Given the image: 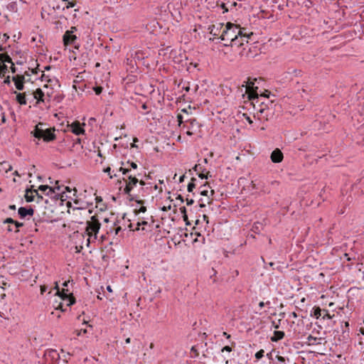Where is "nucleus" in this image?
I'll list each match as a JSON object with an SVG mask.
<instances>
[{
  "mask_svg": "<svg viewBox=\"0 0 364 364\" xmlns=\"http://www.w3.org/2000/svg\"><path fill=\"white\" fill-rule=\"evenodd\" d=\"M242 36V31L240 28L234 23H228L222 31L220 39L224 43L237 44V36Z\"/></svg>",
  "mask_w": 364,
  "mask_h": 364,
  "instance_id": "nucleus-1",
  "label": "nucleus"
},
{
  "mask_svg": "<svg viewBox=\"0 0 364 364\" xmlns=\"http://www.w3.org/2000/svg\"><path fill=\"white\" fill-rule=\"evenodd\" d=\"M55 129L46 128V124L43 123H38L33 131L31 132V134L38 139H42L46 142H49L55 139V134L53 133Z\"/></svg>",
  "mask_w": 364,
  "mask_h": 364,
  "instance_id": "nucleus-2",
  "label": "nucleus"
},
{
  "mask_svg": "<svg viewBox=\"0 0 364 364\" xmlns=\"http://www.w3.org/2000/svg\"><path fill=\"white\" fill-rule=\"evenodd\" d=\"M101 224L97 218V216H92L91 220L87 222L86 231L87 235L90 237H93L94 239H97V234L98 233Z\"/></svg>",
  "mask_w": 364,
  "mask_h": 364,
  "instance_id": "nucleus-3",
  "label": "nucleus"
},
{
  "mask_svg": "<svg viewBox=\"0 0 364 364\" xmlns=\"http://www.w3.org/2000/svg\"><path fill=\"white\" fill-rule=\"evenodd\" d=\"M200 124L195 118H190L186 120V124L183 125V128H186V134L192 136L195 134L200 129Z\"/></svg>",
  "mask_w": 364,
  "mask_h": 364,
  "instance_id": "nucleus-4",
  "label": "nucleus"
},
{
  "mask_svg": "<svg viewBox=\"0 0 364 364\" xmlns=\"http://www.w3.org/2000/svg\"><path fill=\"white\" fill-rule=\"evenodd\" d=\"M55 289H57V294L59 295L63 300H67L68 301V306H71L75 304V299L68 289L63 288L60 290L58 284L55 285Z\"/></svg>",
  "mask_w": 364,
  "mask_h": 364,
  "instance_id": "nucleus-5",
  "label": "nucleus"
},
{
  "mask_svg": "<svg viewBox=\"0 0 364 364\" xmlns=\"http://www.w3.org/2000/svg\"><path fill=\"white\" fill-rule=\"evenodd\" d=\"M272 114L269 109L266 107H261L256 113L254 114V117L261 122L267 121L269 117Z\"/></svg>",
  "mask_w": 364,
  "mask_h": 364,
  "instance_id": "nucleus-6",
  "label": "nucleus"
},
{
  "mask_svg": "<svg viewBox=\"0 0 364 364\" xmlns=\"http://www.w3.org/2000/svg\"><path fill=\"white\" fill-rule=\"evenodd\" d=\"M76 31L75 27H72L71 30L67 31L65 34L63 35V42L64 44L68 45H72L74 44L77 37L73 34L74 31Z\"/></svg>",
  "mask_w": 364,
  "mask_h": 364,
  "instance_id": "nucleus-7",
  "label": "nucleus"
},
{
  "mask_svg": "<svg viewBox=\"0 0 364 364\" xmlns=\"http://www.w3.org/2000/svg\"><path fill=\"white\" fill-rule=\"evenodd\" d=\"M33 97L36 100V105L47 102L46 94L41 88H38L33 92Z\"/></svg>",
  "mask_w": 364,
  "mask_h": 364,
  "instance_id": "nucleus-8",
  "label": "nucleus"
},
{
  "mask_svg": "<svg viewBox=\"0 0 364 364\" xmlns=\"http://www.w3.org/2000/svg\"><path fill=\"white\" fill-rule=\"evenodd\" d=\"M123 180L126 183V186L124 189V192L126 194H129L134 186H135L136 183H139L137 178H132V181H127L126 178H123Z\"/></svg>",
  "mask_w": 364,
  "mask_h": 364,
  "instance_id": "nucleus-9",
  "label": "nucleus"
},
{
  "mask_svg": "<svg viewBox=\"0 0 364 364\" xmlns=\"http://www.w3.org/2000/svg\"><path fill=\"white\" fill-rule=\"evenodd\" d=\"M44 356L46 360H51L57 362L60 358V355L56 350L48 349L44 353Z\"/></svg>",
  "mask_w": 364,
  "mask_h": 364,
  "instance_id": "nucleus-10",
  "label": "nucleus"
},
{
  "mask_svg": "<svg viewBox=\"0 0 364 364\" xmlns=\"http://www.w3.org/2000/svg\"><path fill=\"white\" fill-rule=\"evenodd\" d=\"M270 158L273 163H280L284 156L282 152L279 149H276L272 152Z\"/></svg>",
  "mask_w": 364,
  "mask_h": 364,
  "instance_id": "nucleus-11",
  "label": "nucleus"
},
{
  "mask_svg": "<svg viewBox=\"0 0 364 364\" xmlns=\"http://www.w3.org/2000/svg\"><path fill=\"white\" fill-rule=\"evenodd\" d=\"M24 75H17L14 76L12 80L15 83V86L17 90H23L24 88Z\"/></svg>",
  "mask_w": 364,
  "mask_h": 364,
  "instance_id": "nucleus-12",
  "label": "nucleus"
},
{
  "mask_svg": "<svg viewBox=\"0 0 364 364\" xmlns=\"http://www.w3.org/2000/svg\"><path fill=\"white\" fill-rule=\"evenodd\" d=\"M35 196H37L38 198L42 199L43 197L39 195L38 191L27 189L25 194V198L27 202H32L34 200Z\"/></svg>",
  "mask_w": 364,
  "mask_h": 364,
  "instance_id": "nucleus-13",
  "label": "nucleus"
},
{
  "mask_svg": "<svg viewBox=\"0 0 364 364\" xmlns=\"http://www.w3.org/2000/svg\"><path fill=\"white\" fill-rule=\"evenodd\" d=\"M18 213L21 218H24L28 215H33L34 210L32 208H26L24 207H21L18 210Z\"/></svg>",
  "mask_w": 364,
  "mask_h": 364,
  "instance_id": "nucleus-14",
  "label": "nucleus"
},
{
  "mask_svg": "<svg viewBox=\"0 0 364 364\" xmlns=\"http://www.w3.org/2000/svg\"><path fill=\"white\" fill-rule=\"evenodd\" d=\"M70 131L76 135H80L81 134H84L85 129L81 127L80 124L78 122L73 123L70 126Z\"/></svg>",
  "mask_w": 364,
  "mask_h": 364,
  "instance_id": "nucleus-15",
  "label": "nucleus"
},
{
  "mask_svg": "<svg viewBox=\"0 0 364 364\" xmlns=\"http://www.w3.org/2000/svg\"><path fill=\"white\" fill-rule=\"evenodd\" d=\"M242 38H240V36H237V44L224 43V46H237V47H240V46H244V42L245 41L247 43H248V41H247L248 36L242 33Z\"/></svg>",
  "mask_w": 364,
  "mask_h": 364,
  "instance_id": "nucleus-16",
  "label": "nucleus"
},
{
  "mask_svg": "<svg viewBox=\"0 0 364 364\" xmlns=\"http://www.w3.org/2000/svg\"><path fill=\"white\" fill-rule=\"evenodd\" d=\"M119 171L122 172V173L125 176L124 178H126L127 181H132V178H136L135 174L129 173L131 172V169L129 167H120Z\"/></svg>",
  "mask_w": 364,
  "mask_h": 364,
  "instance_id": "nucleus-17",
  "label": "nucleus"
},
{
  "mask_svg": "<svg viewBox=\"0 0 364 364\" xmlns=\"http://www.w3.org/2000/svg\"><path fill=\"white\" fill-rule=\"evenodd\" d=\"M223 28V23H219L218 25L215 26L213 25L212 27H210V33L212 34L214 36H218L220 33V30Z\"/></svg>",
  "mask_w": 364,
  "mask_h": 364,
  "instance_id": "nucleus-18",
  "label": "nucleus"
},
{
  "mask_svg": "<svg viewBox=\"0 0 364 364\" xmlns=\"http://www.w3.org/2000/svg\"><path fill=\"white\" fill-rule=\"evenodd\" d=\"M284 337V332L280 331H275L274 332V336L271 338V341L273 342H277L279 340H282Z\"/></svg>",
  "mask_w": 364,
  "mask_h": 364,
  "instance_id": "nucleus-19",
  "label": "nucleus"
},
{
  "mask_svg": "<svg viewBox=\"0 0 364 364\" xmlns=\"http://www.w3.org/2000/svg\"><path fill=\"white\" fill-rule=\"evenodd\" d=\"M321 338H317L311 335H309L307 338H306V343L309 346L311 345H317V344H321V342H318V341H321Z\"/></svg>",
  "mask_w": 364,
  "mask_h": 364,
  "instance_id": "nucleus-20",
  "label": "nucleus"
},
{
  "mask_svg": "<svg viewBox=\"0 0 364 364\" xmlns=\"http://www.w3.org/2000/svg\"><path fill=\"white\" fill-rule=\"evenodd\" d=\"M14 93L16 94V101L21 105H26V95L25 93H17L16 91Z\"/></svg>",
  "mask_w": 364,
  "mask_h": 364,
  "instance_id": "nucleus-21",
  "label": "nucleus"
},
{
  "mask_svg": "<svg viewBox=\"0 0 364 364\" xmlns=\"http://www.w3.org/2000/svg\"><path fill=\"white\" fill-rule=\"evenodd\" d=\"M0 61L3 63V64H5V63H13L10 56L4 53L0 54Z\"/></svg>",
  "mask_w": 364,
  "mask_h": 364,
  "instance_id": "nucleus-22",
  "label": "nucleus"
},
{
  "mask_svg": "<svg viewBox=\"0 0 364 364\" xmlns=\"http://www.w3.org/2000/svg\"><path fill=\"white\" fill-rule=\"evenodd\" d=\"M53 188L54 189V191L58 194H60V193H64L65 192L64 191H62V192H60V186L59 185V181H56L55 183V186L53 187Z\"/></svg>",
  "mask_w": 364,
  "mask_h": 364,
  "instance_id": "nucleus-23",
  "label": "nucleus"
},
{
  "mask_svg": "<svg viewBox=\"0 0 364 364\" xmlns=\"http://www.w3.org/2000/svg\"><path fill=\"white\" fill-rule=\"evenodd\" d=\"M321 311L322 310L321 309L320 307L317 306V307H315L314 309V316L316 318H318L321 316Z\"/></svg>",
  "mask_w": 364,
  "mask_h": 364,
  "instance_id": "nucleus-24",
  "label": "nucleus"
},
{
  "mask_svg": "<svg viewBox=\"0 0 364 364\" xmlns=\"http://www.w3.org/2000/svg\"><path fill=\"white\" fill-rule=\"evenodd\" d=\"M207 187H208V185L207 184H204L203 186H200V194L202 196H208V191L207 189Z\"/></svg>",
  "mask_w": 364,
  "mask_h": 364,
  "instance_id": "nucleus-25",
  "label": "nucleus"
},
{
  "mask_svg": "<svg viewBox=\"0 0 364 364\" xmlns=\"http://www.w3.org/2000/svg\"><path fill=\"white\" fill-rule=\"evenodd\" d=\"M196 179L193 178L191 179L192 181L188 183V192H192L193 190L196 188V184L193 182Z\"/></svg>",
  "mask_w": 364,
  "mask_h": 364,
  "instance_id": "nucleus-26",
  "label": "nucleus"
},
{
  "mask_svg": "<svg viewBox=\"0 0 364 364\" xmlns=\"http://www.w3.org/2000/svg\"><path fill=\"white\" fill-rule=\"evenodd\" d=\"M8 70V68H7V65H5V64H1V68L0 69V76L1 75H4L5 73L7 72Z\"/></svg>",
  "mask_w": 364,
  "mask_h": 364,
  "instance_id": "nucleus-27",
  "label": "nucleus"
},
{
  "mask_svg": "<svg viewBox=\"0 0 364 364\" xmlns=\"http://www.w3.org/2000/svg\"><path fill=\"white\" fill-rule=\"evenodd\" d=\"M264 350L261 349L260 350H259L258 352H257L255 353V358L257 360H259V359H261L264 356Z\"/></svg>",
  "mask_w": 364,
  "mask_h": 364,
  "instance_id": "nucleus-28",
  "label": "nucleus"
},
{
  "mask_svg": "<svg viewBox=\"0 0 364 364\" xmlns=\"http://www.w3.org/2000/svg\"><path fill=\"white\" fill-rule=\"evenodd\" d=\"M127 165L128 166L127 167H129L130 169L131 168H133V169H136L137 168V164L133 161H127Z\"/></svg>",
  "mask_w": 364,
  "mask_h": 364,
  "instance_id": "nucleus-29",
  "label": "nucleus"
},
{
  "mask_svg": "<svg viewBox=\"0 0 364 364\" xmlns=\"http://www.w3.org/2000/svg\"><path fill=\"white\" fill-rule=\"evenodd\" d=\"M322 318L323 319H331L332 316L327 310H323V315L322 316Z\"/></svg>",
  "mask_w": 364,
  "mask_h": 364,
  "instance_id": "nucleus-30",
  "label": "nucleus"
},
{
  "mask_svg": "<svg viewBox=\"0 0 364 364\" xmlns=\"http://www.w3.org/2000/svg\"><path fill=\"white\" fill-rule=\"evenodd\" d=\"M103 171L105 173H108V175L109 176V178H112L113 177H117V174H114L113 176L111 174L110 171H111V168L110 167H107L106 168H105L103 170Z\"/></svg>",
  "mask_w": 364,
  "mask_h": 364,
  "instance_id": "nucleus-31",
  "label": "nucleus"
},
{
  "mask_svg": "<svg viewBox=\"0 0 364 364\" xmlns=\"http://www.w3.org/2000/svg\"><path fill=\"white\" fill-rule=\"evenodd\" d=\"M94 91L95 92V94L98 95L102 93V87H98V86L95 87H94Z\"/></svg>",
  "mask_w": 364,
  "mask_h": 364,
  "instance_id": "nucleus-32",
  "label": "nucleus"
},
{
  "mask_svg": "<svg viewBox=\"0 0 364 364\" xmlns=\"http://www.w3.org/2000/svg\"><path fill=\"white\" fill-rule=\"evenodd\" d=\"M147 225V222L146 221H142V222H138L137 224H136V228H135L136 230H139V227L141 225Z\"/></svg>",
  "mask_w": 364,
  "mask_h": 364,
  "instance_id": "nucleus-33",
  "label": "nucleus"
},
{
  "mask_svg": "<svg viewBox=\"0 0 364 364\" xmlns=\"http://www.w3.org/2000/svg\"><path fill=\"white\" fill-rule=\"evenodd\" d=\"M177 120H178V126H181L183 123V116L181 114H178L177 115Z\"/></svg>",
  "mask_w": 364,
  "mask_h": 364,
  "instance_id": "nucleus-34",
  "label": "nucleus"
},
{
  "mask_svg": "<svg viewBox=\"0 0 364 364\" xmlns=\"http://www.w3.org/2000/svg\"><path fill=\"white\" fill-rule=\"evenodd\" d=\"M49 186L47 185H41L38 187V189L43 192H45L48 189Z\"/></svg>",
  "mask_w": 364,
  "mask_h": 364,
  "instance_id": "nucleus-35",
  "label": "nucleus"
},
{
  "mask_svg": "<svg viewBox=\"0 0 364 364\" xmlns=\"http://www.w3.org/2000/svg\"><path fill=\"white\" fill-rule=\"evenodd\" d=\"M220 7L223 9V13H226L229 11V8L226 6L225 3H222L220 4Z\"/></svg>",
  "mask_w": 364,
  "mask_h": 364,
  "instance_id": "nucleus-36",
  "label": "nucleus"
},
{
  "mask_svg": "<svg viewBox=\"0 0 364 364\" xmlns=\"http://www.w3.org/2000/svg\"><path fill=\"white\" fill-rule=\"evenodd\" d=\"M243 117L249 122V124H252L253 122L247 114H243Z\"/></svg>",
  "mask_w": 364,
  "mask_h": 364,
  "instance_id": "nucleus-37",
  "label": "nucleus"
},
{
  "mask_svg": "<svg viewBox=\"0 0 364 364\" xmlns=\"http://www.w3.org/2000/svg\"><path fill=\"white\" fill-rule=\"evenodd\" d=\"M48 191L46 193V195L47 196H51L53 195V193H55V192L54 191V189L53 188V187H50L48 188Z\"/></svg>",
  "mask_w": 364,
  "mask_h": 364,
  "instance_id": "nucleus-38",
  "label": "nucleus"
},
{
  "mask_svg": "<svg viewBox=\"0 0 364 364\" xmlns=\"http://www.w3.org/2000/svg\"><path fill=\"white\" fill-rule=\"evenodd\" d=\"M14 220L12 219L11 218H6L4 221V223H11V224H14Z\"/></svg>",
  "mask_w": 364,
  "mask_h": 364,
  "instance_id": "nucleus-39",
  "label": "nucleus"
},
{
  "mask_svg": "<svg viewBox=\"0 0 364 364\" xmlns=\"http://www.w3.org/2000/svg\"><path fill=\"white\" fill-rule=\"evenodd\" d=\"M186 204L188 205H191L193 204V203H194L193 199L188 198H186Z\"/></svg>",
  "mask_w": 364,
  "mask_h": 364,
  "instance_id": "nucleus-40",
  "label": "nucleus"
},
{
  "mask_svg": "<svg viewBox=\"0 0 364 364\" xmlns=\"http://www.w3.org/2000/svg\"><path fill=\"white\" fill-rule=\"evenodd\" d=\"M222 351L223 352H224V351L231 352L232 351V348L228 346H226L223 348Z\"/></svg>",
  "mask_w": 364,
  "mask_h": 364,
  "instance_id": "nucleus-41",
  "label": "nucleus"
},
{
  "mask_svg": "<svg viewBox=\"0 0 364 364\" xmlns=\"http://www.w3.org/2000/svg\"><path fill=\"white\" fill-rule=\"evenodd\" d=\"M14 224L16 225V227L17 228H21V227H23V223H19V222H18V221H16V220H15V221H14Z\"/></svg>",
  "mask_w": 364,
  "mask_h": 364,
  "instance_id": "nucleus-42",
  "label": "nucleus"
},
{
  "mask_svg": "<svg viewBox=\"0 0 364 364\" xmlns=\"http://www.w3.org/2000/svg\"><path fill=\"white\" fill-rule=\"evenodd\" d=\"M277 359L279 362L280 363H284L285 362V358L281 355H277Z\"/></svg>",
  "mask_w": 364,
  "mask_h": 364,
  "instance_id": "nucleus-43",
  "label": "nucleus"
},
{
  "mask_svg": "<svg viewBox=\"0 0 364 364\" xmlns=\"http://www.w3.org/2000/svg\"><path fill=\"white\" fill-rule=\"evenodd\" d=\"M75 4L74 2H73V1H71V2L68 1V5L66 6V8H67V9L72 8V7L75 6Z\"/></svg>",
  "mask_w": 364,
  "mask_h": 364,
  "instance_id": "nucleus-44",
  "label": "nucleus"
},
{
  "mask_svg": "<svg viewBox=\"0 0 364 364\" xmlns=\"http://www.w3.org/2000/svg\"><path fill=\"white\" fill-rule=\"evenodd\" d=\"M180 211L183 214V215H185V214H186V209L184 206L180 208Z\"/></svg>",
  "mask_w": 364,
  "mask_h": 364,
  "instance_id": "nucleus-45",
  "label": "nucleus"
},
{
  "mask_svg": "<svg viewBox=\"0 0 364 364\" xmlns=\"http://www.w3.org/2000/svg\"><path fill=\"white\" fill-rule=\"evenodd\" d=\"M176 199L179 200L181 203L184 202V199L181 195H178Z\"/></svg>",
  "mask_w": 364,
  "mask_h": 364,
  "instance_id": "nucleus-46",
  "label": "nucleus"
},
{
  "mask_svg": "<svg viewBox=\"0 0 364 364\" xmlns=\"http://www.w3.org/2000/svg\"><path fill=\"white\" fill-rule=\"evenodd\" d=\"M4 82L5 84H8V85H9V84L10 83V77H9V76H7V77H6V79L4 80Z\"/></svg>",
  "mask_w": 364,
  "mask_h": 364,
  "instance_id": "nucleus-47",
  "label": "nucleus"
},
{
  "mask_svg": "<svg viewBox=\"0 0 364 364\" xmlns=\"http://www.w3.org/2000/svg\"><path fill=\"white\" fill-rule=\"evenodd\" d=\"M50 94L49 92H47V94L46 95V97L47 98V102H49L50 100Z\"/></svg>",
  "mask_w": 364,
  "mask_h": 364,
  "instance_id": "nucleus-48",
  "label": "nucleus"
},
{
  "mask_svg": "<svg viewBox=\"0 0 364 364\" xmlns=\"http://www.w3.org/2000/svg\"><path fill=\"white\" fill-rule=\"evenodd\" d=\"M198 176H199V178H202V179H203V178H208V176L204 175L203 173H199V174H198Z\"/></svg>",
  "mask_w": 364,
  "mask_h": 364,
  "instance_id": "nucleus-49",
  "label": "nucleus"
},
{
  "mask_svg": "<svg viewBox=\"0 0 364 364\" xmlns=\"http://www.w3.org/2000/svg\"><path fill=\"white\" fill-rule=\"evenodd\" d=\"M146 207H144V206H141V207L139 208V212L144 213V212H146Z\"/></svg>",
  "mask_w": 364,
  "mask_h": 364,
  "instance_id": "nucleus-50",
  "label": "nucleus"
},
{
  "mask_svg": "<svg viewBox=\"0 0 364 364\" xmlns=\"http://www.w3.org/2000/svg\"><path fill=\"white\" fill-rule=\"evenodd\" d=\"M183 218L184 221L186 222V224L189 225L190 223L188 222V216H187V215L185 214V215H183Z\"/></svg>",
  "mask_w": 364,
  "mask_h": 364,
  "instance_id": "nucleus-51",
  "label": "nucleus"
},
{
  "mask_svg": "<svg viewBox=\"0 0 364 364\" xmlns=\"http://www.w3.org/2000/svg\"><path fill=\"white\" fill-rule=\"evenodd\" d=\"M11 72L12 73H15L16 72V68L14 67V63L11 64Z\"/></svg>",
  "mask_w": 364,
  "mask_h": 364,
  "instance_id": "nucleus-52",
  "label": "nucleus"
},
{
  "mask_svg": "<svg viewBox=\"0 0 364 364\" xmlns=\"http://www.w3.org/2000/svg\"><path fill=\"white\" fill-rule=\"evenodd\" d=\"M223 335L224 336H225L227 338H230V335L228 334L227 332H223Z\"/></svg>",
  "mask_w": 364,
  "mask_h": 364,
  "instance_id": "nucleus-53",
  "label": "nucleus"
},
{
  "mask_svg": "<svg viewBox=\"0 0 364 364\" xmlns=\"http://www.w3.org/2000/svg\"><path fill=\"white\" fill-rule=\"evenodd\" d=\"M121 227H117L116 229H115V234L117 235L118 232L121 230Z\"/></svg>",
  "mask_w": 364,
  "mask_h": 364,
  "instance_id": "nucleus-54",
  "label": "nucleus"
},
{
  "mask_svg": "<svg viewBox=\"0 0 364 364\" xmlns=\"http://www.w3.org/2000/svg\"><path fill=\"white\" fill-rule=\"evenodd\" d=\"M9 208L11 210H16V205H10L9 206Z\"/></svg>",
  "mask_w": 364,
  "mask_h": 364,
  "instance_id": "nucleus-55",
  "label": "nucleus"
},
{
  "mask_svg": "<svg viewBox=\"0 0 364 364\" xmlns=\"http://www.w3.org/2000/svg\"><path fill=\"white\" fill-rule=\"evenodd\" d=\"M69 282H70V281H69V280H68V281H65V282H63V287H68V283H69Z\"/></svg>",
  "mask_w": 364,
  "mask_h": 364,
  "instance_id": "nucleus-56",
  "label": "nucleus"
},
{
  "mask_svg": "<svg viewBox=\"0 0 364 364\" xmlns=\"http://www.w3.org/2000/svg\"><path fill=\"white\" fill-rule=\"evenodd\" d=\"M119 0H109V4H114L117 2ZM106 3H108V1H106Z\"/></svg>",
  "mask_w": 364,
  "mask_h": 364,
  "instance_id": "nucleus-57",
  "label": "nucleus"
},
{
  "mask_svg": "<svg viewBox=\"0 0 364 364\" xmlns=\"http://www.w3.org/2000/svg\"><path fill=\"white\" fill-rule=\"evenodd\" d=\"M264 305H265V304H264L263 301H260V302L259 303V306L260 308L264 307Z\"/></svg>",
  "mask_w": 364,
  "mask_h": 364,
  "instance_id": "nucleus-58",
  "label": "nucleus"
},
{
  "mask_svg": "<svg viewBox=\"0 0 364 364\" xmlns=\"http://www.w3.org/2000/svg\"><path fill=\"white\" fill-rule=\"evenodd\" d=\"M272 326H274V328H279V325L276 324L274 321H272Z\"/></svg>",
  "mask_w": 364,
  "mask_h": 364,
  "instance_id": "nucleus-59",
  "label": "nucleus"
},
{
  "mask_svg": "<svg viewBox=\"0 0 364 364\" xmlns=\"http://www.w3.org/2000/svg\"><path fill=\"white\" fill-rule=\"evenodd\" d=\"M184 178H185V175L181 176L180 177V178H179V181H180L181 183V182H183V180H184Z\"/></svg>",
  "mask_w": 364,
  "mask_h": 364,
  "instance_id": "nucleus-60",
  "label": "nucleus"
},
{
  "mask_svg": "<svg viewBox=\"0 0 364 364\" xmlns=\"http://www.w3.org/2000/svg\"><path fill=\"white\" fill-rule=\"evenodd\" d=\"M141 108H142L143 109H146L148 108V107H147V105L144 103V104H143V105H142Z\"/></svg>",
  "mask_w": 364,
  "mask_h": 364,
  "instance_id": "nucleus-61",
  "label": "nucleus"
},
{
  "mask_svg": "<svg viewBox=\"0 0 364 364\" xmlns=\"http://www.w3.org/2000/svg\"><path fill=\"white\" fill-rule=\"evenodd\" d=\"M107 290L108 291H109V292H112V288H111V287H110V286H107Z\"/></svg>",
  "mask_w": 364,
  "mask_h": 364,
  "instance_id": "nucleus-62",
  "label": "nucleus"
},
{
  "mask_svg": "<svg viewBox=\"0 0 364 364\" xmlns=\"http://www.w3.org/2000/svg\"><path fill=\"white\" fill-rule=\"evenodd\" d=\"M198 167H199V165H197V164H196V165H195V166L193 167L194 171H198Z\"/></svg>",
  "mask_w": 364,
  "mask_h": 364,
  "instance_id": "nucleus-63",
  "label": "nucleus"
},
{
  "mask_svg": "<svg viewBox=\"0 0 364 364\" xmlns=\"http://www.w3.org/2000/svg\"><path fill=\"white\" fill-rule=\"evenodd\" d=\"M130 341H131L130 338H127L125 340V343H130Z\"/></svg>",
  "mask_w": 364,
  "mask_h": 364,
  "instance_id": "nucleus-64",
  "label": "nucleus"
}]
</instances>
